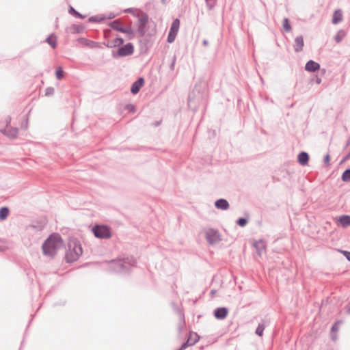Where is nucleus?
<instances>
[{"instance_id":"obj_55","label":"nucleus","mask_w":350,"mask_h":350,"mask_svg":"<svg viewBox=\"0 0 350 350\" xmlns=\"http://www.w3.org/2000/svg\"><path fill=\"white\" fill-rule=\"evenodd\" d=\"M189 337H191V340H190V342L193 341V340L195 339V337H194L193 338L191 336H190Z\"/></svg>"},{"instance_id":"obj_56","label":"nucleus","mask_w":350,"mask_h":350,"mask_svg":"<svg viewBox=\"0 0 350 350\" xmlns=\"http://www.w3.org/2000/svg\"><path fill=\"white\" fill-rule=\"evenodd\" d=\"M177 350H182V349H180L179 348V349H178Z\"/></svg>"},{"instance_id":"obj_36","label":"nucleus","mask_w":350,"mask_h":350,"mask_svg":"<svg viewBox=\"0 0 350 350\" xmlns=\"http://www.w3.org/2000/svg\"><path fill=\"white\" fill-rule=\"evenodd\" d=\"M104 20V17H100L99 16H93L89 18L88 21L90 22H100Z\"/></svg>"},{"instance_id":"obj_29","label":"nucleus","mask_w":350,"mask_h":350,"mask_svg":"<svg viewBox=\"0 0 350 350\" xmlns=\"http://www.w3.org/2000/svg\"><path fill=\"white\" fill-rule=\"evenodd\" d=\"M124 43V39L122 38H117L113 40V43L109 44H107L108 47H116L117 46H120Z\"/></svg>"},{"instance_id":"obj_42","label":"nucleus","mask_w":350,"mask_h":350,"mask_svg":"<svg viewBox=\"0 0 350 350\" xmlns=\"http://www.w3.org/2000/svg\"><path fill=\"white\" fill-rule=\"evenodd\" d=\"M122 33H128V34H132L133 33V30L131 27H124V31H122Z\"/></svg>"},{"instance_id":"obj_14","label":"nucleus","mask_w":350,"mask_h":350,"mask_svg":"<svg viewBox=\"0 0 350 350\" xmlns=\"http://www.w3.org/2000/svg\"><path fill=\"white\" fill-rule=\"evenodd\" d=\"M304 45V38L302 36H297L294 42V50L295 52H300L303 50Z\"/></svg>"},{"instance_id":"obj_12","label":"nucleus","mask_w":350,"mask_h":350,"mask_svg":"<svg viewBox=\"0 0 350 350\" xmlns=\"http://www.w3.org/2000/svg\"><path fill=\"white\" fill-rule=\"evenodd\" d=\"M254 247L256 250L258 256H261L265 251L267 245L263 239H259L254 243Z\"/></svg>"},{"instance_id":"obj_51","label":"nucleus","mask_w":350,"mask_h":350,"mask_svg":"<svg viewBox=\"0 0 350 350\" xmlns=\"http://www.w3.org/2000/svg\"><path fill=\"white\" fill-rule=\"evenodd\" d=\"M347 312L348 314H350V306L347 307Z\"/></svg>"},{"instance_id":"obj_54","label":"nucleus","mask_w":350,"mask_h":350,"mask_svg":"<svg viewBox=\"0 0 350 350\" xmlns=\"http://www.w3.org/2000/svg\"><path fill=\"white\" fill-rule=\"evenodd\" d=\"M215 292H216V291H215V290H212V291H211V294H215Z\"/></svg>"},{"instance_id":"obj_49","label":"nucleus","mask_w":350,"mask_h":350,"mask_svg":"<svg viewBox=\"0 0 350 350\" xmlns=\"http://www.w3.org/2000/svg\"><path fill=\"white\" fill-rule=\"evenodd\" d=\"M350 146V137L347 139V142H346V144H345V148L348 147Z\"/></svg>"},{"instance_id":"obj_16","label":"nucleus","mask_w":350,"mask_h":350,"mask_svg":"<svg viewBox=\"0 0 350 350\" xmlns=\"http://www.w3.org/2000/svg\"><path fill=\"white\" fill-rule=\"evenodd\" d=\"M320 68V64L313 60H309L306 66L305 69L309 72H315Z\"/></svg>"},{"instance_id":"obj_30","label":"nucleus","mask_w":350,"mask_h":350,"mask_svg":"<svg viewBox=\"0 0 350 350\" xmlns=\"http://www.w3.org/2000/svg\"><path fill=\"white\" fill-rule=\"evenodd\" d=\"M53 36V34L49 36L46 39V42L50 45L51 46L52 48L55 49L57 46V43H56V38L55 37Z\"/></svg>"},{"instance_id":"obj_20","label":"nucleus","mask_w":350,"mask_h":350,"mask_svg":"<svg viewBox=\"0 0 350 350\" xmlns=\"http://www.w3.org/2000/svg\"><path fill=\"white\" fill-rule=\"evenodd\" d=\"M109 26L114 30L122 33L124 31V27L122 26L119 20H115L109 23Z\"/></svg>"},{"instance_id":"obj_18","label":"nucleus","mask_w":350,"mask_h":350,"mask_svg":"<svg viewBox=\"0 0 350 350\" xmlns=\"http://www.w3.org/2000/svg\"><path fill=\"white\" fill-rule=\"evenodd\" d=\"M338 221L343 228L350 226V216L347 215H341L338 217Z\"/></svg>"},{"instance_id":"obj_24","label":"nucleus","mask_w":350,"mask_h":350,"mask_svg":"<svg viewBox=\"0 0 350 350\" xmlns=\"http://www.w3.org/2000/svg\"><path fill=\"white\" fill-rule=\"evenodd\" d=\"M10 210L8 207L3 206L0 208V221H3L8 217Z\"/></svg>"},{"instance_id":"obj_37","label":"nucleus","mask_w":350,"mask_h":350,"mask_svg":"<svg viewBox=\"0 0 350 350\" xmlns=\"http://www.w3.org/2000/svg\"><path fill=\"white\" fill-rule=\"evenodd\" d=\"M124 109L131 113H135L136 111V108L133 104L126 105Z\"/></svg>"},{"instance_id":"obj_7","label":"nucleus","mask_w":350,"mask_h":350,"mask_svg":"<svg viewBox=\"0 0 350 350\" xmlns=\"http://www.w3.org/2000/svg\"><path fill=\"white\" fill-rule=\"evenodd\" d=\"M11 118L8 117L6 120V127L0 129V132L10 139H14L17 137L18 129L16 127H9Z\"/></svg>"},{"instance_id":"obj_52","label":"nucleus","mask_w":350,"mask_h":350,"mask_svg":"<svg viewBox=\"0 0 350 350\" xmlns=\"http://www.w3.org/2000/svg\"><path fill=\"white\" fill-rule=\"evenodd\" d=\"M174 62H175V59H174L173 62L171 64V68H173L174 66Z\"/></svg>"},{"instance_id":"obj_15","label":"nucleus","mask_w":350,"mask_h":350,"mask_svg":"<svg viewBox=\"0 0 350 350\" xmlns=\"http://www.w3.org/2000/svg\"><path fill=\"white\" fill-rule=\"evenodd\" d=\"M215 206L217 209L226 211L228 209L230 204L226 199L220 198L215 202Z\"/></svg>"},{"instance_id":"obj_40","label":"nucleus","mask_w":350,"mask_h":350,"mask_svg":"<svg viewBox=\"0 0 350 350\" xmlns=\"http://www.w3.org/2000/svg\"><path fill=\"white\" fill-rule=\"evenodd\" d=\"M330 157H329V154H327L325 157H324V160H323V162L326 165H329L330 163Z\"/></svg>"},{"instance_id":"obj_33","label":"nucleus","mask_w":350,"mask_h":350,"mask_svg":"<svg viewBox=\"0 0 350 350\" xmlns=\"http://www.w3.org/2000/svg\"><path fill=\"white\" fill-rule=\"evenodd\" d=\"M55 75L57 79L59 80L62 79L64 77V72L61 66L57 68Z\"/></svg>"},{"instance_id":"obj_44","label":"nucleus","mask_w":350,"mask_h":350,"mask_svg":"<svg viewBox=\"0 0 350 350\" xmlns=\"http://www.w3.org/2000/svg\"><path fill=\"white\" fill-rule=\"evenodd\" d=\"M349 159H350V152L345 157H344L341 162L346 161Z\"/></svg>"},{"instance_id":"obj_17","label":"nucleus","mask_w":350,"mask_h":350,"mask_svg":"<svg viewBox=\"0 0 350 350\" xmlns=\"http://www.w3.org/2000/svg\"><path fill=\"white\" fill-rule=\"evenodd\" d=\"M297 160L301 165L305 166L308 165L309 161V155L306 152H301L297 157Z\"/></svg>"},{"instance_id":"obj_3","label":"nucleus","mask_w":350,"mask_h":350,"mask_svg":"<svg viewBox=\"0 0 350 350\" xmlns=\"http://www.w3.org/2000/svg\"><path fill=\"white\" fill-rule=\"evenodd\" d=\"M206 94L204 92L200 93L198 85H196L193 90L189 94L188 106L193 110H196L197 107L204 100Z\"/></svg>"},{"instance_id":"obj_10","label":"nucleus","mask_w":350,"mask_h":350,"mask_svg":"<svg viewBox=\"0 0 350 350\" xmlns=\"http://www.w3.org/2000/svg\"><path fill=\"white\" fill-rule=\"evenodd\" d=\"M85 29V27L83 25L73 24L69 27H67L65 29L66 33L76 34L81 33Z\"/></svg>"},{"instance_id":"obj_34","label":"nucleus","mask_w":350,"mask_h":350,"mask_svg":"<svg viewBox=\"0 0 350 350\" xmlns=\"http://www.w3.org/2000/svg\"><path fill=\"white\" fill-rule=\"evenodd\" d=\"M247 222H248L247 218H244V217H240L237 221V225H239L241 227L245 226L247 225Z\"/></svg>"},{"instance_id":"obj_28","label":"nucleus","mask_w":350,"mask_h":350,"mask_svg":"<svg viewBox=\"0 0 350 350\" xmlns=\"http://www.w3.org/2000/svg\"><path fill=\"white\" fill-rule=\"evenodd\" d=\"M68 13L77 18H85V16L80 14L79 12H77L74 8H72V6H70L69 7V9H68Z\"/></svg>"},{"instance_id":"obj_6","label":"nucleus","mask_w":350,"mask_h":350,"mask_svg":"<svg viewBox=\"0 0 350 350\" xmlns=\"http://www.w3.org/2000/svg\"><path fill=\"white\" fill-rule=\"evenodd\" d=\"M94 236L99 239H109L111 237V229L107 226L96 225L92 228Z\"/></svg>"},{"instance_id":"obj_46","label":"nucleus","mask_w":350,"mask_h":350,"mask_svg":"<svg viewBox=\"0 0 350 350\" xmlns=\"http://www.w3.org/2000/svg\"><path fill=\"white\" fill-rule=\"evenodd\" d=\"M133 12V8H127L124 10L125 13H131Z\"/></svg>"},{"instance_id":"obj_8","label":"nucleus","mask_w":350,"mask_h":350,"mask_svg":"<svg viewBox=\"0 0 350 350\" xmlns=\"http://www.w3.org/2000/svg\"><path fill=\"white\" fill-rule=\"evenodd\" d=\"M148 16L146 14H143L138 18L137 31L141 36H144L146 33V27L148 24Z\"/></svg>"},{"instance_id":"obj_13","label":"nucleus","mask_w":350,"mask_h":350,"mask_svg":"<svg viewBox=\"0 0 350 350\" xmlns=\"http://www.w3.org/2000/svg\"><path fill=\"white\" fill-rule=\"evenodd\" d=\"M228 310L226 307L217 308L214 310V316L217 319H224L226 317Z\"/></svg>"},{"instance_id":"obj_2","label":"nucleus","mask_w":350,"mask_h":350,"mask_svg":"<svg viewBox=\"0 0 350 350\" xmlns=\"http://www.w3.org/2000/svg\"><path fill=\"white\" fill-rule=\"evenodd\" d=\"M62 240L58 234H53L42 244L43 254L49 256H54L58 248L62 246Z\"/></svg>"},{"instance_id":"obj_50","label":"nucleus","mask_w":350,"mask_h":350,"mask_svg":"<svg viewBox=\"0 0 350 350\" xmlns=\"http://www.w3.org/2000/svg\"><path fill=\"white\" fill-rule=\"evenodd\" d=\"M115 16H116V15L114 14L111 13L109 15L108 18L111 19V18H113Z\"/></svg>"},{"instance_id":"obj_11","label":"nucleus","mask_w":350,"mask_h":350,"mask_svg":"<svg viewBox=\"0 0 350 350\" xmlns=\"http://www.w3.org/2000/svg\"><path fill=\"white\" fill-rule=\"evenodd\" d=\"M144 83V79L142 77L138 78L131 85V92L133 94H137L140 88L143 86Z\"/></svg>"},{"instance_id":"obj_32","label":"nucleus","mask_w":350,"mask_h":350,"mask_svg":"<svg viewBox=\"0 0 350 350\" xmlns=\"http://www.w3.org/2000/svg\"><path fill=\"white\" fill-rule=\"evenodd\" d=\"M342 180L344 182H350V169H347L342 174Z\"/></svg>"},{"instance_id":"obj_45","label":"nucleus","mask_w":350,"mask_h":350,"mask_svg":"<svg viewBox=\"0 0 350 350\" xmlns=\"http://www.w3.org/2000/svg\"><path fill=\"white\" fill-rule=\"evenodd\" d=\"M5 248H6V246L0 240V251H3V250H5Z\"/></svg>"},{"instance_id":"obj_9","label":"nucleus","mask_w":350,"mask_h":350,"mask_svg":"<svg viewBox=\"0 0 350 350\" xmlns=\"http://www.w3.org/2000/svg\"><path fill=\"white\" fill-rule=\"evenodd\" d=\"M134 52V46L132 43H127L126 44L120 46L118 50V55L120 57H125L131 55Z\"/></svg>"},{"instance_id":"obj_19","label":"nucleus","mask_w":350,"mask_h":350,"mask_svg":"<svg viewBox=\"0 0 350 350\" xmlns=\"http://www.w3.org/2000/svg\"><path fill=\"white\" fill-rule=\"evenodd\" d=\"M342 21V12L341 10H336L334 11L332 16V23L336 25Z\"/></svg>"},{"instance_id":"obj_43","label":"nucleus","mask_w":350,"mask_h":350,"mask_svg":"<svg viewBox=\"0 0 350 350\" xmlns=\"http://www.w3.org/2000/svg\"><path fill=\"white\" fill-rule=\"evenodd\" d=\"M342 253L344 256L346 257V258L350 261V252L348 251H342Z\"/></svg>"},{"instance_id":"obj_26","label":"nucleus","mask_w":350,"mask_h":350,"mask_svg":"<svg viewBox=\"0 0 350 350\" xmlns=\"http://www.w3.org/2000/svg\"><path fill=\"white\" fill-rule=\"evenodd\" d=\"M266 327V325H265V321L262 320L258 325L256 329V334L259 336H262V334H263V332L265 330V328Z\"/></svg>"},{"instance_id":"obj_23","label":"nucleus","mask_w":350,"mask_h":350,"mask_svg":"<svg viewBox=\"0 0 350 350\" xmlns=\"http://www.w3.org/2000/svg\"><path fill=\"white\" fill-rule=\"evenodd\" d=\"M342 323V321H338L332 325L331 329V338L333 340H336L337 335L336 333L338 332L339 326Z\"/></svg>"},{"instance_id":"obj_22","label":"nucleus","mask_w":350,"mask_h":350,"mask_svg":"<svg viewBox=\"0 0 350 350\" xmlns=\"http://www.w3.org/2000/svg\"><path fill=\"white\" fill-rule=\"evenodd\" d=\"M198 340L199 336L196 334H195V339L193 340V341L190 342L191 337H189L187 340L182 344L180 349L182 350H185L188 347L195 345L198 341Z\"/></svg>"},{"instance_id":"obj_1","label":"nucleus","mask_w":350,"mask_h":350,"mask_svg":"<svg viewBox=\"0 0 350 350\" xmlns=\"http://www.w3.org/2000/svg\"><path fill=\"white\" fill-rule=\"evenodd\" d=\"M135 264L136 260L133 256H127L124 258L112 260L108 262L110 271L119 273H126L129 272Z\"/></svg>"},{"instance_id":"obj_48","label":"nucleus","mask_w":350,"mask_h":350,"mask_svg":"<svg viewBox=\"0 0 350 350\" xmlns=\"http://www.w3.org/2000/svg\"><path fill=\"white\" fill-rule=\"evenodd\" d=\"M202 44H203L204 46H206L208 45V42L206 40H204L203 42H202Z\"/></svg>"},{"instance_id":"obj_31","label":"nucleus","mask_w":350,"mask_h":350,"mask_svg":"<svg viewBox=\"0 0 350 350\" xmlns=\"http://www.w3.org/2000/svg\"><path fill=\"white\" fill-rule=\"evenodd\" d=\"M283 28L286 32H289L292 29L289 20L287 18H285L283 20Z\"/></svg>"},{"instance_id":"obj_39","label":"nucleus","mask_w":350,"mask_h":350,"mask_svg":"<svg viewBox=\"0 0 350 350\" xmlns=\"http://www.w3.org/2000/svg\"><path fill=\"white\" fill-rule=\"evenodd\" d=\"M54 94V88L52 87H49L45 90L46 96H51Z\"/></svg>"},{"instance_id":"obj_25","label":"nucleus","mask_w":350,"mask_h":350,"mask_svg":"<svg viewBox=\"0 0 350 350\" xmlns=\"http://www.w3.org/2000/svg\"><path fill=\"white\" fill-rule=\"evenodd\" d=\"M179 26H180V21H179V19L176 18L175 20L173 21V22L171 25L170 32L174 33L177 34L178 29H179Z\"/></svg>"},{"instance_id":"obj_41","label":"nucleus","mask_w":350,"mask_h":350,"mask_svg":"<svg viewBox=\"0 0 350 350\" xmlns=\"http://www.w3.org/2000/svg\"><path fill=\"white\" fill-rule=\"evenodd\" d=\"M28 126V119H25L22 123H21V128L27 129Z\"/></svg>"},{"instance_id":"obj_35","label":"nucleus","mask_w":350,"mask_h":350,"mask_svg":"<svg viewBox=\"0 0 350 350\" xmlns=\"http://www.w3.org/2000/svg\"><path fill=\"white\" fill-rule=\"evenodd\" d=\"M205 1H206V7L209 10H212L215 7L216 0H205Z\"/></svg>"},{"instance_id":"obj_53","label":"nucleus","mask_w":350,"mask_h":350,"mask_svg":"<svg viewBox=\"0 0 350 350\" xmlns=\"http://www.w3.org/2000/svg\"><path fill=\"white\" fill-rule=\"evenodd\" d=\"M180 317H181V318H182V319H183V318H184V314H183V312H180Z\"/></svg>"},{"instance_id":"obj_27","label":"nucleus","mask_w":350,"mask_h":350,"mask_svg":"<svg viewBox=\"0 0 350 350\" xmlns=\"http://www.w3.org/2000/svg\"><path fill=\"white\" fill-rule=\"evenodd\" d=\"M346 33L343 29L339 30L336 36H334V40L337 43H340L342 39L345 37Z\"/></svg>"},{"instance_id":"obj_38","label":"nucleus","mask_w":350,"mask_h":350,"mask_svg":"<svg viewBox=\"0 0 350 350\" xmlns=\"http://www.w3.org/2000/svg\"><path fill=\"white\" fill-rule=\"evenodd\" d=\"M176 33L169 32L167 36V42L169 43L173 42L176 38Z\"/></svg>"},{"instance_id":"obj_5","label":"nucleus","mask_w":350,"mask_h":350,"mask_svg":"<svg viewBox=\"0 0 350 350\" xmlns=\"http://www.w3.org/2000/svg\"><path fill=\"white\" fill-rule=\"evenodd\" d=\"M204 237L210 245L217 244L221 240L219 232L215 228H211L205 229Z\"/></svg>"},{"instance_id":"obj_4","label":"nucleus","mask_w":350,"mask_h":350,"mask_svg":"<svg viewBox=\"0 0 350 350\" xmlns=\"http://www.w3.org/2000/svg\"><path fill=\"white\" fill-rule=\"evenodd\" d=\"M83 250L79 241H73L68 244V251L66 253L68 262L77 260L82 254Z\"/></svg>"},{"instance_id":"obj_21","label":"nucleus","mask_w":350,"mask_h":350,"mask_svg":"<svg viewBox=\"0 0 350 350\" xmlns=\"http://www.w3.org/2000/svg\"><path fill=\"white\" fill-rule=\"evenodd\" d=\"M198 340L199 336L196 334H195V339L193 340V341L190 342L191 337H189L187 340L182 344L180 349L182 350H185L188 347L195 345L198 341Z\"/></svg>"},{"instance_id":"obj_47","label":"nucleus","mask_w":350,"mask_h":350,"mask_svg":"<svg viewBox=\"0 0 350 350\" xmlns=\"http://www.w3.org/2000/svg\"><path fill=\"white\" fill-rule=\"evenodd\" d=\"M315 82L317 83V84H320L321 83V79L317 77L316 79H315Z\"/></svg>"}]
</instances>
